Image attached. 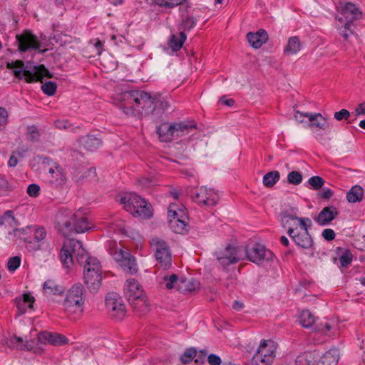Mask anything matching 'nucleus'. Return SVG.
Listing matches in <instances>:
<instances>
[{
    "mask_svg": "<svg viewBox=\"0 0 365 365\" xmlns=\"http://www.w3.org/2000/svg\"><path fill=\"white\" fill-rule=\"evenodd\" d=\"M60 259L66 268H70L76 260L79 264H83V271L89 270L92 272L102 269L99 260L88 256L81 242L73 239L64 242L60 251Z\"/></svg>",
    "mask_w": 365,
    "mask_h": 365,
    "instance_id": "nucleus-1",
    "label": "nucleus"
},
{
    "mask_svg": "<svg viewBox=\"0 0 365 365\" xmlns=\"http://www.w3.org/2000/svg\"><path fill=\"white\" fill-rule=\"evenodd\" d=\"M122 109L125 114L140 118L153 113L156 98L143 91L133 90L122 94Z\"/></svg>",
    "mask_w": 365,
    "mask_h": 365,
    "instance_id": "nucleus-2",
    "label": "nucleus"
},
{
    "mask_svg": "<svg viewBox=\"0 0 365 365\" xmlns=\"http://www.w3.org/2000/svg\"><path fill=\"white\" fill-rule=\"evenodd\" d=\"M56 226L65 237L73 232L83 233L91 228V223L82 210L73 212L68 208H61L56 216Z\"/></svg>",
    "mask_w": 365,
    "mask_h": 365,
    "instance_id": "nucleus-3",
    "label": "nucleus"
},
{
    "mask_svg": "<svg viewBox=\"0 0 365 365\" xmlns=\"http://www.w3.org/2000/svg\"><path fill=\"white\" fill-rule=\"evenodd\" d=\"M195 129L196 123L194 121H183L174 124L165 122L158 126L157 133L160 141L170 142L192 133Z\"/></svg>",
    "mask_w": 365,
    "mask_h": 365,
    "instance_id": "nucleus-4",
    "label": "nucleus"
},
{
    "mask_svg": "<svg viewBox=\"0 0 365 365\" xmlns=\"http://www.w3.org/2000/svg\"><path fill=\"white\" fill-rule=\"evenodd\" d=\"M123 292L125 297L135 309L145 312L149 306L147 297L139 282L133 278L125 281Z\"/></svg>",
    "mask_w": 365,
    "mask_h": 365,
    "instance_id": "nucleus-5",
    "label": "nucleus"
},
{
    "mask_svg": "<svg viewBox=\"0 0 365 365\" xmlns=\"http://www.w3.org/2000/svg\"><path fill=\"white\" fill-rule=\"evenodd\" d=\"M6 68L12 69L15 77L19 79H22L24 76L28 83L41 81L44 76L51 77L48 69L43 65L34 66L29 70L28 67H24V63L21 60L8 62Z\"/></svg>",
    "mask_w": 365,
    "mask_h": 365,
    "instance_id": "nucleus-6",
    "label": "nucleus"
},
{
    "mask_svg": "<svg viewBox=\"0 0 365 365\" xmlns=\"http://www.w3.org/2000/svg\"><path fill=\"white\" fill-rule=\"evenodd\" d=\"M120 202L125 210L134 216L148 218L153 215L151 205L134 192L125 194L121 197Z\"/></svg>",
    "mask_w": 365,
    "mask_h": 365,
    "instance_id": "nucleus-7",
    "label": "nucleus"
},
{
    "mask_svg": "<svg viewBox=\"0 0 365 365\" xmlns=\"http://www.w3.org/2000/svg\"><path fill=\"white\" fill-rule=\"evenodd\" d=\"M107 247L110 255L123 271L131 274L138 272V269L135 257L128 251H125L121 246L118 247L116 241L108 240Z\"/></svg>",
    "mask_w": 365,
    "mask_h": 365,
    "instance_id": "nucleus-8",
    "label": "nucleus"
},
{
    "mask_svg": "<svg viewBox=\"0 0 365 365\" xmlns=\"http://www.w3.org/2000/svg\"><path fill=\"white\" fill-rule=\"evenodd\" d=\"M150 245L154 252L156 266L165 270L168 269L172 265V254L167 242L159 237H153L150 241Z\"/></svg>",
    "mask_w": 365,
    "mask_h": 365,
    "instance_id": "nucleus-9",
    "label": "nucleus"
},
{
    "mask_svg": "<svg viewBox=\"0 0 365 365\" xmlns=\"http://www.w3.org/2000/svg\"><path fill=\"white\" fill-rule=\"evenodd\" d=\"M86 299V291L81 283H76L67 291L63 302L68 312H82Z\"/></svg>",
    "mask_w": 365,
    "mask_h": 365,
    "instance_id": "nucleus-10",
    "label": "nucleus"
},
{
    "mask_svg": "<svg viewBox=\"0 0 365 365\" xmlns=\"http://www.w3.org/2000/svg\"><path fill=\"white\" fill-rule=\"evenodd\" d=\"M277 344L272 340H262L257 353L252 356V365H271L276 356Z\"/></svg>",
    "mask_w": 365,
    "mask_h": 365,
    "instance_id": "nucleus-11",
    "label": "nucleus"
},
{
    "mask_svg": "<svg viewBox=\"0 0 365 365\" xmlns=\"http://www.w3.org/2000/svg\"><path fill=\"white\" fill-rule=\"evenodd\" d=\"M192 199L198 205L212 207L217 205L219 195L214 190L206 187H200L192 192Z\"/></svg>",
    "mask_w": 365,
    "mask_h": 365,
    "instance_id": "nucleus-12",
    "label": "nucleus"
},
{
    "mask_svg": "<svg viewBox=\"0 0 365 365\" xmlns=\"http://www.w3.org/2000/svg\"><path fill=\"white\" fill-rule=\"evenodd\" d=\"M106 307L110 316L117 319H123L125 316V305L121 297L115 293H108L106 297Z\"/></svg>",
    "mask_w": 365,
    "mask_h": 365,
    "instance_id": "nucleus-13",
    "label": "nucleus"
},
{
    "mask_svg": "<svg viewBox=\"0 0 365 365\" xmlns=\"http://www.w3.org/2000/svg\"><path fill=\"white\" fill-rule=\"evenodd\" d=\"M247 258L257 264L262 263L264 261L271 260L273 254L270 250L261 244L255 243L252 246H249L246 249Z\"/></svg>",
    "mask_w": 365,
    "mask_h": 365,
    "instance_id": "nucleus-14",
    "label": "nucleus"
},
{
    "mask_svg": "<svg viewBox=\"0 0 365 365\" xmlns=\"http://www.w3.org/2000/svg\"><path fill=\"white\" fill-rule=\"evenodd\" d=\"M16 38L19 43V51L21 53L40 48V41L30 31H24L22 34L16 35Z\"/></svg>",
    "mask_w": 365,
    "mask_h": 365,
    "instance_id": "nucleus-15",
    "label": "nucleus"
},
{
    "mask_svg": "<svg viewBox=\"0 0 365 365\" xmlns=\"http://www.w3.org/2000/svg\"><path fill=\"white\" fill-rule=\"evenodd\" d=\"M215 255L218 262L223 267L237 263L242 258V255L240 254V251L237 250L236 247L230 245L216 252Z\"/></svg>",
    "mask_w": 365,
    "mask_h": 365,
    "instance_id": "nucleus-16",
    "label": "nucleus"
},
{
    "mask_svg": "<svg viewBox=\"0 0 365 365\" xmlns=\"http://www.w3.org/2000/svg\"><path fill=\"white\" fill-rule=\"evenodd\" d=\"M287 234L295 244L300 247L309 249L313 245V240L309 231L298 232L297 228L289 226L288 227Z\"/></svg>",
    "mask_w": 365,
    "mask_h": 365,
    "instance_id": "nucleus-17",
    "label": "nucleus"
},
{
    "mask_svg": "<svg viewBox=\"0 0 365 365\" xmlns=\"http://www.w3.org/2000/svg\"><path fill=\"white\" fill-rule=\"evenodd\" d=\"M38 341L42 344H49L53 346H63L68 343V339L63 334L43 331L38 334Z\"/></svg>",
    "mask_w": 365,
    "mask_h": 365,
    "instance_id": "nucleus-18",
    "label": "nucleus"
},
{
    "mask_svg": "<svg viewBox=\"0 0 365 365\" xmlns=\"http://www.w3.org/2000/svg\"><path fill=\"white\" fill-rule=\"evenodd\" d=\"M83 279L91 292H97L102 284V269L92 272L89 270L83 271Z\"/></svg>",
    "mask_w": 365,
    "mask_h": 365,
    "instance_id": "nucleus-19",
    "label": "nucleus"
},
{
    "mask_svg": "<svg viewBox=\"0 0 365 365\" xmlns=\"http://www.w3.org/2000/svg\"><path fill=\"white\" fill-rule=\"evenodd\" d=\"M295 221L298 222L300 230L302 232L308 231V228L312 225V221L308 217H298L296 215L284 213L282 214L281 222L283 227H289L292 226L294 227Z\"/></svg>",
    "mask_w": 365,
    "mask_h": 365,
    "instance_id": "nucleus-20",
    "label": "nucleus"
},
{
    "mask_svg": "<svg viewBox=\"0 0 365 365\" xmlns=\"http://www.w3.org/2000/svg\"><path fill=\"white\" fill-rule=\"evenodd\" d=\"M339 212L334 206H328L324 207L315 218V221L320 226H326L334 220Z\"/></svg>",
    "mask_w": 365,
    "mask_h": 365,
    "instance_id": "nucleus-21",
    "label": "nucleus"
},
{
    "mask_svg": "<svg viewBox=\"0 0 365 365\" xmlns=\"http://www.w3.org/2000/svg\"><path fill=\"white\" fill-rule=\"evenodd\" d=\"M341 14L344 17L346 22L352 24L354 21L362 18L363 13L354 4L347 2L341 8Z\"/></svg>",
    "mask_w": 365,
    "mask_h": 365,
    "instance_id": "nucleus-22",
    "label": "nucleus"
},
{
    "mask_svg": "<svg viewBox=\"0 0 365 365\" xmlns=\"http://www.w3.org/2000/svg\"><path fill=\"white\" fill-rule=\"evenodd\" d=\"M309 123V127L311 128H316L322 130H327L330 128V123L328 119L319 113H311L307 115Z\"/></svg>",
    "mask_w": 365,
    "mask_h": 365,
    "instance_id": "nucleus-23",
    "label": "nucleus"
},
{
    "mask_svg": "<svg viewBox=\"0 0 365 365\" xmlns=\"http://www.w3.org/2000/svg\"><path fill=\"white\" fill-rule=\"evenodd\" d=\"M31 225L27 226L24 228H16L13 230V235L14 237L25 242L26 247L29 251L38 248L36 247H35L36 245H34V243L31 242Z\"/></svg>",
    "mask_w": 365,
    "mask_h": 365,
    "instance_id": "nucleus-24",
    "label": "nucleus"
},
{
    "mask_svg": "<svg viewBox=\"0 0 365 365\" xmlns=\"http://www.w3.org/2000/svg\"><path fill=\"white\" fill-rule=\"evenodd\" d=\"M247 38L250 44L255 48H260L268 39V35L265 30L260 29L256 33L250 32L247 34Z\"/></svg>",
    "mask_w": 365,
    "mask_h": 365,
    "instance_id": "nucleus-25",
    "label": "nucleus"
},
{
    "mask_svg": "<svg viewBox=\"0 0 365 365\" xmlns=\"http://www.w3.org/2000/svg\"><path fill=\"white\" fill-rule=\"evenodd\" d=\"M180 215H182V216L179 215L180 218L181 217V220H175V218H173V220H170V222H168L169 226L170 229L175 233H183L184 232L187 231V227H188V216L187 214H184L182 212H180Z\"/></svg>",
    "mask_w": 365,
    "mask_h": 365,
    "instance_id": "nucleus-26",
    "label": "nucleus"
},
{
    "mask_svg": "<svg viewBox=\"0 0 365 365\" xmlns=\"http://www.w3.org/2000/svg\"><path fill=\"white\" fill-rule=\"evenodd\" d=\"M35 299L29 293H25L22 297H17L15 302L20 314H24L28 309L33 308Z\"/></svg>",
    "mask_w": 365,
    "mask_h": 365,
    "instance_id": "nucleus-27",
    "label": "nucleus"
},
{
    "mask_svg": "<svg viewBox=\"0 0 365 365\" xmlns=\"http://www.w3.org/2000/svg\"><path fill=\"white\" fill-rule=\"evenodd\" d=\"M6 344L9 347L21 350H31L34 347V341H26L24 342V340L21 337L16 336H14L9 338L7 340Z\"/></svg>",
    "mask_w": 365,
    "mask_h": 365,
    "instance_id": "nucleus-28",
    "label": "nucleus"
},
{
    "mask_svg": "<svg viewBox=\"0 0 365 365\" xmlns=\"http://www.w3.org/2000/svg\"><path fill=\"white\" fill-rule=\"evenodd\" d=\"M48 174L50 175L51 181L53 182L61 183L66 181V178L63 169L56 163L49 168Z\"/></svg>",
    "mask_w": 365,
    "mask_h": 365,
    "instance_id": "nucleus-29",
    "label": "nucleus"
},
{
    "mask_svg": "<svg viewBox=\"0 0 365 365\" xmlns=\"http://www.w3.org/2000/svg\"><path fill=\"white\" fill-rule=\"evenodd\" d=\"M187 38L185 32L180 31L179 34H173L169 41V46L175 51H179Z\"/></svg>",
    "mask_w": 365,
    "mask_h": 365,
    "instance_id": "nucleus-30",
    "label": "nucleus"
},
{
    "mask_svg": "<svg viewBox=\"0 0 365 365\" xmlns=\"http://www.w3.org/2000/svg\"><path fill=\"white\" fill-rule=\"evenodd\" d=\"M364 190L359 185L353 186L346 194V199L349 202L355 203L362 200Z\"/></svg>",
    "mask_w": 365,
    "mask_h": 365,
    "instance_id": "nucleus-31",
    "label": "nucleus"
},
{
    "mask_svg": "<svg viewBox=\"0 0 365 365\" xmlns=\"http://www.w3.org/2000/svg\"><path fill=\"white\" fill-rule=\"evenodd\" d=\"M180 278L175 274H165L162 279L161 284H163L168 289H176L178 291Z\"/></svg>",
    "mask_w": 365,
    "mask_h": 365,
    "instance_id": "nucleus-32",
    "label": "nucleus"
},
{
    "mask_svg": "<svg viewBox=\"0 0 365 365\" xmlns=\"http://www.w3.org/2000/svg\"><path fill=\"white\" fill-rule=\"evenodd\" d=\"M301 49V42L298 37L292 36L288 40L287 44L284 48V53L288 55L296 54Z\"/></svg>",
    "mask_w": 365,
    "mask_h": 365,
    "instance_id": "nucleus-33",
    "label": "nucleus"
},
{
    "mask_svg": "<svg viewBox=\"0 0 365 365\" xmlns=\"http://www.w3.org/2000/svg\"><path fill=\"white\" fill-rule=\"evenodd\" d=\"M197 286L196 281L192 279L180 278L178 291L181 293H187L194 291Z\"/></svg>",
    "mask_w": 365,
    "mask_h": 365,
    "instance_id": "nucleus-34",
    "label": "nucleus"
},
{
    "mask_svg": "<svg viewBox=\"0 0 365 365\" xmlns=\"http://www.w3.org/2000/svg\"><path fill=\"white\" fill-rule=\"evenodd\" d=\"M47 235V232L43 227L36 226L35 240L31 242L34 243L35 247H38L36 250H30L31 252H36L41 249L42 245L44 243V240Z\"/></svg>",
    "mask_w": 365,
    "mask_h": 365,
    "instance_id": "nucleus-35",
    "label": "nucleus"
},
{
    "mask_svg": "<svg viewBox=\"0 0 365 365\" xmlns=\"http://www.w3.org/2000/svg\"><path fill=\"white\" fill-rule=\"evenodd\" d=\"M339 359L338 351L333 349V354L331 351L326 352L317 365H336Z\"/></svg>",
    "mask_w": 365,
    "mask_h": 365,
    "instance_id": "nucleus-36",
    "label": "nucleus"
},
{
    "mask_svg": "<svg viewBox=\"0 0 365 365\" xmlns=\"http://www.w3.org/2000/svg\"><path fill=\"white\" fill-rule=\"evenodd\" d=\"M336 252L341 267H346L351 263L353 255L349 250L338 247Z\"/></svg>",
    "mask_w": 365,
    "mask_h": 365,
    "instance_id": "nucleus-37",
    "label": "nucleus"
},
{
    "mask_svg": "<svg viewBox=\"0 0 365 365\" xmlns=\"http://www.w3.org/2000/svg\"><path fill=\"white\" fill-rule=\"evenodd\" d=\"M83 144L88 150L94 151L101 145V140L93 135H88L83 138Z\"/></svg>",
    "mask_w": 365,
    "mask_h": 365,
    "instance_id": "nucleus-38",
    "label": "nucleus"
},
{
    "mask_svg": "<svg viewBox=\"0 0 365 365\" xmlns=\"http://www.w3.org/2000/svg\"><path fill=\"white\" fill-rule=\"evenodd\" d=\"M43 292L48 295L61 294L63 292V288L58 286L53 280H47L43 285Z\"/></svg>",
    "mask_w": 365,
    "mask_h": 365,
    "instance_id": "nucleus-39",
    "label": "nucleus"
},
{
    "mask_svg": "<svg viewBox=\"0 0 365 365\" xmlns=\"http://www.w3.org/2000/svg\"><path fill=\"white\" fill-rule=\"evenodd\" d=\"M197 19L190 15L182 16V21L179 26L180 31H187L191 30L196 25Z\"/></svg>",
    "mask_w": 365,
    "mask_h": 365,
    "instance_id": "nucleus-40",
    "label": "nucleus"
},
{
    "mask_svg": "<svg viewBox=\"0 0 365 365\" xmlns=\"http://www.w3.org/2000/svg\"><path fill=\"white\" fill-rule=\"evenodd\" d=\"M299 322L304 328L311 327L314 322V316L309 310H303L299 316Z\"/></svg>",
    "mask_w": 365,
    "mask_h": 365,
    "instance_id": "nucleus-41",
    "label": "nucleus"
},
{
    "mask_svg": "<svg viewBox=\"0 0 365 365\" xmlns=\"http://www.w3.org/2000/svg\"><path fill=\"white\" fill-rule=\"evenodd\" d=\"M279 180V173L277 170L269 172L263 177V184L272 187Z\"/></svg>",
    "mask_w": 365,
    "mask_h": 365,
    "instance_id": "nucleus-42",
    "label": "nucleus"
},
{
    "mask_svg": "<svg viewBox=\"0 0 365 365\" xmlns=\"http://www.w3.org/2000/svg\"><path fill=\"white\" fill-rule=\"evenodd\" d=\"M180 212L187 214L186 210L182 206H181V207H177L175 205H170L168 210V222L170 220H173V218H175V220H181L182 218H180L179 215L181 216L182 215H180Z\"/></svg>",
    "mask_w": 365,
    "mask_h": 365,
    "instance_id": "nucleus-43",
    "label": "nucleus"
},
{
    "mask_svg": "<svg viewBox=\"0 0 365 365\" xmlns=\"http://www.w3.org/2000/svg\"><path fill=\"white\" fill-rule=\"evenodd\" d=\"M185 0H153L155 5L165 9H173L184 2Z\"/></svg>",
    "mask_w": 365,
    "mask_h": 365,
    "instance_id": "nucleus-44",
    "label": "nucleus"
},
{
    "mask_svg": "<svg viewBox=\"0 0 365 365\" xmlns=\"http://www.w3.org/2000/svg\"><path fill=\"white\" fill-rule=\"evenodd\" d=\"M56 84L53 81H48L41 86L43 92L48 96H53L56 91Z\"/></svg>",
    "mask_w": 365,
    "mask_h": 365,
    "instance_id": "nucleus-45",
    "label": "nucleus"
},
{
    "mask_svg": "<svg viewBox=\"0 0 365 365\" xmlns=\"http://www.w3.org/2000/svg\"><path fill=\"white\" fill-rule=\"evenodd\" d=\"M9 122V113L4 107H0V132L4 130Z\"/></svg>",
    "mask_w": 365,
    "mask_h": 365,
    "instance_id": "nucleus-46",
    "label": "nucleus"
},
{
    "mask_svg": "<svg viewBox=\"0 0 365 365\" xmlns=\"http://www.w3.org/2000/svg\"><path fill=\"white\" fill-rule=\"evenodd\" d=\"M351 25L350 22H346L344 26L339 29V34L344 41H348L349 36L354 34L353 31L350 29Z\"/></svg>",
    "mask_w": 365,
    "mask_h": 365,
    "instance_id": "nucleus-47",
    "label": "nucleus"
},
{
    "mask_svg": "<svg viewBox=\"0 0 365 365\" xmlns=\"http://www.w3.org/2000/svg\"><path fill=\"white\" fill-rule=\"evenodd\" d=\"M288 182L293 185H299L302 181V175L297 171H292L287 176Z\"/></svg>",
    "mask_w": 365,
    "mask_h": 365,
    "instance_id": "nucleus-48",
    "label": "nucleus"
},
{
    "mask_svg": "<svg viewBox=\"0 0 365 365\" xmlns=\"http://www.w3.org/2000/svg\"><path fill=\"white\" fill-rule=\"evenodd\" d=\"M196 356V349L190 348L187 349L181 356V361L183 364H187Z\"/></svg>",
    "mask_w": 365,
    "mask_h": 365,
    "instance_id": "nucleus-49",
    "label": "nucleus"
},
{
    "mask_svg": "<svg viewBox=\"0 0 365 365\" xmlns=\"http://www.w3.org/2000/svg\"><path fill=\"white\" fill-rule=\"evenodd\" d=\"M308 182L314 190L320 189L324 183V179L319 176H313L309 179Z\"/></svg>",
    "mask_w": 365,
    "mask_h": 365,
    "instance_id": "nucleus-50",
    "label": "nucleus"
},
{
    "mask_svg": "<svg viewBox=\"0 0 365 365\" xmlns=\"http://www.w3.org/2000/svg\"><path fill=\"white\" fill-rule=\"evenodd\" d=\"M138 182L143 188H150L155 185V179L148 177H141L138 180Z\"/></svg>",
    "mask_w": 365,
    "mask_h": 365,
    "instance_id": "nucleus-51",
    "label": "nucleus"
},
{
    "mask_svg": "<svg viewBox=\"0 0 365 365\" xmlns=\"http://www.w3.org/2000/svg\"><path fill=\"white\" fill-rule=\"evenodd\" d=\"M21 264V258L18 256L11 257L8 262L7 267L9 271H15Z\"/></svg>",
    "mask_w": 365,
    "mask_h": 365,
    "instance_id": "nucleus-52",
    "label": "nucleus"
},
{
    "mask_svg": "<svg viewBox=\"0 0 365 365\" xmlns=\"http://www.w3.org/2000/svg\"><path fill=\"white\" fill-rule=\"evenodd\" d=\"M349 116H350V112L346 109H341V110L335 112L334 113V118L338 121H341L342 120H346Z\"/></svg>",
    "mask_w": 365,
    "mask_h": 365,
    "instance_id": "nucleus-53",
    "label": "nucleus"
},
{
    "mask_svg": "<svg viewBox=\"0 0 365 365\" xmlns=\"http://www.w3.org/2000/svg\"><path fill=\"white\" fill-rule=\"evenodd\" d=\"M28 134L31 140H38L40 133L36 126L30 125L27 128Z\"/></svg>",
    "mask_w": 365,
    "mask_h": 365,
    "instance_id": "nucleus-54",
    "label": "nucleus"
},
{
    "mask_svg": "<svg viewBox=\"0 0 365 365\" xmlns=\"http://www.w3.org/2000/svg\"><path fill=\"white\" fill-rule=\"evenodd\" d=\"M56 128L58 129H71L73 130L72 125L67 120H57L54 122Z\"/></svg>",
    "mask_w": 365,
    "mask_h": 365,
    "instance_id": "nucleus-55",
    "label": "nucleus"
},
{
    "mask_svg": "<svg viewBox=\"0 0 365 365\" xmlns=\"http://www.w3.org/2000/svg\"><path fill=\"white\" fill-rule=\"evenodd\" d=\"M1 217H4V223L7 222L10 225L16 224V220L14 215V212L12 210H7L4 212V215Z\"/></svg>",
    "mask_w": 365,
    "mask_h": 365,
    "instance_id": "nucleus-56",
    "label": "nucleus"
},
{
    "mask_svg": "<svg viewBox=\"0 0 365 365\" xmlns=\"http://www.w3.org/2000/svg\"><path fill=\"white\" fill-rule=\"evenodd\" d=\"M40 192V187L36 184H31L27 187V193L30 197H36Z\"/></svg>",
    "mask_w": 365,
    "mask_h": 365,
    "instance_id": "nucleus-57",
    "label": "nucleus"
},
{
    "mask_svg": "<svg viewBox=\"0 0 365 365\" xmlns=\"http://www.w3.org/2000/svg\"><path fill=\"white\" fill-rule=\"evenodd\" d=\"M322 237L328 241H331L335 238L336 234L332 229L327 228L322 232Z\"/></svg>",
    "mask_w": 365,
    "mask_h": 365,
    "instance_id": "nucleus-58",
    "label": "nucleus"
},
{
    "mask_svg": "<svg viewBox=\"0 0 365 365\" xmlns=\"http://www.w3.org/2000/svg\"><path fill=\"white\" fill-rule=\"evenodd\" d=\"M207 356V352L204 350H201L199 353L196 352V356H195V362L197 364H203L205 361V358Z\"/></svg>",
    "mask_w": 365,
    "mask_h": 365,
    "instance_id": "nucleus-59",
    "label": "nucleus"
},
{
    "mask_svg": "<svg viewBox=\"0 0 365 365\" xmlns=\"http://www.w3.org/2000/svg\"><path fill=\"white\" fill-rule=\"evenodd\" d=\"M319 196L322 199L329 200L333 195V191L327 187L323 188L319 193Z\"/></svg>",
    "mask_w": 365,
    "mask_h": 365,
    "instance_id": "nucleus-60",
    "label": "nucleus"
},
{
    "mask_svg": "<svg viewBox=\"0 0 365 365\" xmlns=\"http://www.w3.org/2000/svg\"><path fill=\"white\" fill-rule=\"evenodd\" d=\"M207 361L210 365H220L222 361L220 356L212 354L207 356Z\"/></svg>",
    "mask_w": 365,
    "mask_h": 365,
    "instance_id": "nucleus-61",
    "label": "nucleus"
},
{
    "mask_svg": "<svg viewBox=\"0 0 365 365\" xmlns=\"http://www.w3.org/2000/svg\"><path fill=\"white\" fill-rule=\"evenodd\" d=\"M331 329V325L328 322H325L324 324L321 323L317 327V331L324 334H327Z\"/></svg>",
    "mask_w": 365,
    "mask_h": 365,
    "instance_id": "nucleus-62",
    "label": "nucleus"
},
{
    "mask_svg": "<svg viewBox=\"0 0 365 365\" xmlns=\"http://www.w3.org/2000/svg\"><path fill=\"white\" fill-rule=\"evenodd\" d=\"M310 113H303L299 110H296L294 113V118L298 123H302L304 122V118H307V115H309Z\"/></svg>",
    "mask_w": 365,
    "mask_h": 365,
    "instance_id": "nucleus-63",
    "label": "nucleus"
},
{
    "mask_svg": "<svg viewBox=\"0 0 365 365\" xmlns=\"http://www.w3.org/2000/svg\"><path fill=\"white\" fill-rule=\"evenodd\" d=\"M356 115H365V102L360 103L355 110Z\"/></svg>",
    "mask_w": 365,
    "mask_h": 365,
    "instance_id": "nucleus-64",
    "label": "nucleus"
}]
</instances>
